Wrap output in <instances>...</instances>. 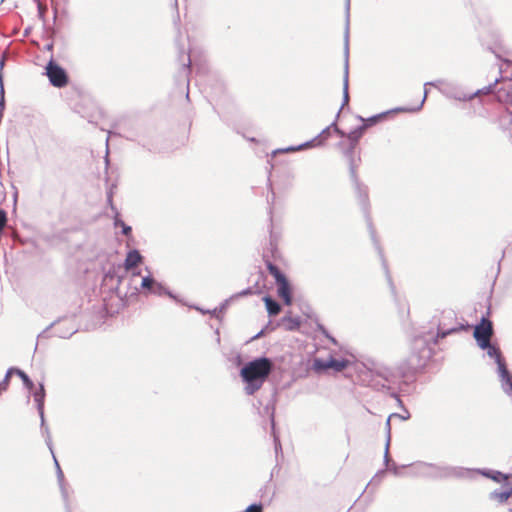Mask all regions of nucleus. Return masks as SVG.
I'll use <instances>...</instances> for the list:
<instances>
[{
  "label": "nucleus",
  "instance_id": "obj_1",
  "mask_svg": "<svg viewBox=\"0 0 512 512\" xmlns=\"http://www.w3.org/2000/svg\"><path fill=\"white\" fill-rule=\"evenodd\" d=\"M414 471L420 476L459 477L460 479H463V477H471L472 473L476 471V473L498 481V483L499 481L507 480V475H503L499 470L475 469L474 471L473 469L461 468V466H436L425 462L416 463Z\"/></svg>",
  "mask_w": 512,
  "mask_h": 512
},
{
  "label": "nucleus",
  "instance_id": "obj_2",
  "mask_svg": "<svg viewBox=\"0 0 512 512\" xmlns=\"http://www.w3.org/2000/svg\"><path fill=\"white\" fill-rule=\"evenodd\" d=\"M273 363L268 357H258L243 365L240 375L245 383L246 394H254L260 390L264 381L269 377Z\"/></svg>",
  "mask_w": 512,
  "mask_h": 512
},
{
  "label": "nucleus",
  "instance_id": "obj_3",
  "mask_svg": "<svg viewBox=\"0 0 512 512\" xmlns=\"http://www.w3.org/2000/svg\"><path fill=\"white\" fill-rule=\"evenodd\" d=\"M346 27H345V67L343 75V102L342 106L349 102V16H350V0H346Z\"/></svg>",
  "mask_w": 512,
  "mask_h": 512
},
{
  "label": "nucleus",
  "instance_id": "obj_4",
  "mask_svg": "<svg viewBox=\"0 0 512 512\" xmlns=\"http://www.w3.org/2000/svg\"><path fill=\"white\" fill-rule=\"evenodd\" d=\"M34 401L37 403V410L41 419V427L44 430V434L46 436V445L49 447L51 453H53L52 449V439L49 433V427L45 426V413H44V404H45V387L43 384H39L38 389L33 393Z\"/></svg>",
  "mask_w": 512,
  "mask_h": 512
},
{
  "label": "nucleus",
  "instance_id": "obj_5",
  "mask_svg": "<svg viewBox=\"0 0 512 512\" xmlns=\"http://www.w3.org/2000/svg\"><path fill=\"white\" fill-rule=\"evenodd\" d=\"M494 330L492 323L489 319H485L483 317L479 324L474 327V338L477 341L479 347L483 350L486 349L487 345H489V341L493 336Z\"/></svg>",
  "mask_w": 512,
  "mask_h": 512
},
{
  "label": "nucleus",
  "instance_id": "obj_6",
  "mask_svg": "<svg viewBox=\"0 0 512 512\" xmlns=\"http://www.w3.org/2000/svg\"><path fill=\"white\" fill-rule=\"evenodd\" d=\"M331 128L334 129L340 136H344L345 132L341 131L340 128L337 126L336 122H333L328 127L324 128L322 132L317 136V138H314L312 141L303 142V144L300 145H292L291 147L286 148H278V150L273 151V155H276V153H283V152H295V151H302V149L309 148V146L315 145L317 139H326L328 138L330 134Z\"/></svg>",
  "mask_w": 512,
  "mask_h": 512
},
{
  "label": "nucleus",
  "instance_id": "obj_7",
  "mask_svg": "<svg viewBox=\"0 0 512 512\" xmlns=\"http://www.w3.org/2000/svg\"><path fill=\"white\" fill-rule=\"evenodd\" d=\"M349 364V360L346 359H334V357H330L328 360H324L316 357L313 360L312 369L317 373L328 370V368H332L335 371H343Z\"/></svg>",
  "mask_w": 512,
  "mask_h": 512
},
{
  "label": "nucleus",
  "instance_id": "obj_8",
  "mask_svg": "<svg viewBox=\"0 0 512 512\" xmlns=\"http://www.w3.org/2000/svg\"><path fill=\"white\" fill-rule=\"evenodd\" d=\"M46 75L53 86H65L68 83V75L65 69L54 61H50L46 65Z\"/></svg>",
  "mask_w": 512,
  "mask_h": 512
},
{
  "label": "nucleus",
  "instance_id": "obj_9",
  "mask_svg": "<svg viewBox=\"0 0 512 512\" xmlns=\"http://www.w3.org/2000/svg\"><path fill=\"white\" fill-rule=\"evenodd\" d=\"M498 375L501 382V388L504 393L512 395V373L508 370L504 359L500 363Z\"/></svg>",
  "mask_w": 512,
  "mask_h": 512
},
{
  "label": "nucleus",
  "instance_id": "obj_10",
  "mask_svg": "<svg viewBox=\"0 0 512 512\" xmlns=\"http://www.w3.org/2000/svg\"><path fill=\"white\" fill-rule=\"evenodd\" d=\"M496 97L499 102L505 103L512 108V81H505L502 88L498 89L496 92Z\"/></svg>",
  "mask_w": 512,
  "mask_h": 512
},
{
  "label": "nucleus",
  "instance_id": "obj_11",
  "mask_svg": "<svg viewBox=\"0 0 512 512\" xmlns=\"http://www.w3.org/2000/svg\"><path fill=\"white\" fill-rule=\"evenodd\" d=\"M278 295L284 300L285 304H292L293 297L291 293V287L285 274H283L278 285Z\"/></svg>",
  "mask_w": 512,
  "mask_h": 512
},
{
  "label": "nucleus",
  "instance_id": "obj_12",
  "mask_svg": "<svg viewBox=\"0 0 512 512\" xmlns=\"http://www.w3.org/2000/svg\"><path fill=\"white\" fill-rule=\"evenodd\" d=\"M143 261V257L138 250H130L126 255V259L124 262V268L127 271H131V269L137 267V265L141 264Z\"/></svg>",
  "mask_w": 512,
  "mask_h": 512
},
{
  "label": "nucleus",
  "instance_id": "obj_13",
  "mask_svg": "<svg viewBox=\"0 0 512 512\" xmlns=\"http://www.w3.org/2000/svg\"><path fill=\"white\" fill-rule=\"evenodd\" d=\"M487 351V354L489 357L494 358L498 368H500V363L503 361L502 353L499 349V347L494 346V344H491V340L488 341V346L485 348Z\"/></svg>",
  "mask_w": 512,
  "mask_h": 512
},
{
  "label": "nucleus",
  "instance_id": "obj_14",
  "mask_svg": "<svg viewBox=\"0 0 512 512\" xmlns=\"http://www.w3.org/2000/svg\"><path fill=\"white\" fill-rule=\"evenodd\" d=\"M367 127H368L367 124L360 125L359 127L355 128L353 131H351L347 134V137L352 144V148H353V146L356 145V143L360 140V138H362Z\"/></svg>",
  "mask_w": 512,
  "mask_h": 512
},
{
  "label": "nucleus",
  "instance_id": "obj_15",
  "mask_svg": "<svg viewBox=\"0 0 512 512\" xmlns=\"http://www.w3.org/2000/svg\"><path fill=\"white\" fill-rule=\"evenodd\" d=\"M512 496V488L511 490H493L489 494V498L493 500H497L499 503H505Z\"/></svg>",
  "mask_w": 512,
  "mask_h": 512
},
{
  "label": "nucleus",
  "instance_id": "obj_16",
  "mask_svg": "<svg viewBox=\"0 0 512 512\" xmlns=\"http://www.w3.org/2000/svg\"><path fill=\"white\" fill-rule=\"evenodd\" d=\"M264 302L266 304V310L269 315H276L279 314L281 311V306L278 303V301L274 300V298H271L269 296L264 297Z\"/></svg>",
  "mask_w": 512,
  "mask_h": 512
},
{
  "label": "nucleus",
  "instance_id": "obj_17",
  "mask_svg": "<svg viewBox=\"0 0 512 512\" xmlns=\"http://www.w3.org/2000/svg\"><path fill=\"white\" fill-rule=\"evenodd\" d=\"M438 82H426L424 84V96H423V99L421 100L420 104L415 107V108H396V111L398 112H415V111H420V109L422 108L426 98H427V95H428V90H427V86L428 85H433V86H437Z\"/></svg>",
  "mask_w": 512,
  "mask_h": 512
},
{
  "label": "nucleus",
  "instance_id": "obj_18",
  "mask_svg": "<svg viewBox=\"0 0 512 512\" xmlns=\"http://www.w3.org/2000/svg\"><path fill=\"white\" fill-rule=\"evenodd\" d=\"M146 270L148 274L142 278L141 286L142 288L147 289L149 292H152L153 294L155 278H153V276L151 275L149 268H146Z\"/></svg>",
  "mask_w": 512,
  "mask_h": 512
},
{
  "label": "nucleus",
  "instance_id": "obj_19",
  "mask_svg": "<svg viewBox=\"0 0 512 512\" xmlns=\"http://www.w3.org/2000/svg\"><path fill=\"white\" fill-rule=\"evenodd\" d=\"M153 294L156 295H168L171 298L177 299L175 294L172 293V291L168 290L165 286H163L162 283H158V281L155 280Z\"/></svg>",
  "mask_w": 512,
  "mask_h": 512
},
{
  "label": "nucleus",
  "instance_id": "obj_20",
  "mask_svg": "<svg viewBox=\"0 0 512 512\" xmlns=\"http://www.w3.org/2000/svg\"><path fill=\"white\" fill-rule=\"evenodd\" d=\"M267 267H268L270 274L273 276L276 284L279 285L281 278L283 276L282 271L280 270L279 267L275 266V264H272V263H268Z\"/></svg>",
  "mask_w": 512,
  "mask_h": 512
},
{
  "label": "nucleus",
  "instance_id": "obj_21",
  "mask_svg": "<svg viewBox=\"0 0 512 512\" xmlns=\"http://www.w3.org/2000/svg\"><path fill=\"white\" fill-rule=\"evenodd\" d=\"M372 371L386 381H389L392 375L391 370L387 369V367L375 366Z\"/></svg>",
  "mask_w": 512,
  "mask_h": 512
},
{
  "label": "nucleus",
  "instance_id": "obj_22",
  "mask_svg": "<svg viewBox=\"0 0 512 512\" xmlns=\"http://www.w3.org/2000/svg\"><path fill=\"white\" fill-rule=\"evenodd\" d=\"M17 374L23 380V384L28 388V390H32L34 387V383L30 379L27 373L23 372V370H16Z\"/></svg>",
  "mask_w": 512,
  "mask_h": 512
},
{
  "label": "nucleus",
  "instance_id": "obj_23",
  "mask_svg": "<svg viewBox=\"0 0 512 512\" xmlns=\"http://www.w3.org/2000/svg\"><path fill=\"white\" fill-rule=\"evenodd\" d=\"M5 108V91L3 87L2 77L0 75V123L3 118V110Z\"/></svg>",
  "mask_w": 512,
  "mask_h": 512
},
{
  "label": "nucleus",
  "instance_id": "obj_24",
  "mask_svg": "<svg viewBox=\"0 0 512 512\" xmlns=\"http://www.w3.org/2000/svg\"><path fill=\"white\" fill-rule=\"evenodd\" d=\"M53 458L55 460V463H56V467H57V475H58V482H59V485H60V489L62 490V494L64 497H66V489L64 487V476H63V473L59 467V463L57 461V459L55 458V456L53 455Z\"/></svg>",
  "mask_w": 512,
  "mask_h": 512
},
{
  "label": "nucleus",
  "instance_id": "obj_25",
  "mask_svg": "<svg viewBox=\"0 0 512 512\" xmlns=\"http://www.w3.org/2000/svg\"><path fill=\"white\" fill-rule=\"evenodd\" d=\"M499 82V78H496V80L494 81L493 84H490L488 85V87L486 88H482V89H478L476 92H474V94L470 95L468 97V99H472L474 98V96L476 95H481V93H490V92H493L494 90V87L496 86V84Z\"/></svg>",
  "mask_w": 512,
  "mask_h": 512
},
{
  "label": "nucleus",
  "instance_id": "obj_26",
  "mask_svg": "<svg viewBox=\"0 0 512 512\" xmlns=\"http://www.w3.org/2000/svg\"><path fill=\"white\" fill-rule=\"evenodd\" d=\"M350 171H351L352 178H353V180L355 182L357 191H359L360 195L363 196V201H366L367 194H366V191L362 190V187H361L360 183L357 181V175H356L355 168L351 167Z\"/></svg>",
  "mask_w": 512,
  "mask_h": 512
},
{
  "label": "nucleus",
  "instance_id": "obj_27",
  "mask_svg": "<svg viewBox=\"0 0 512 512\" xmlns=\"http://www.w3.org/2000/svg\"><path fill=\"white\" fill-rule=\"evenodd\" d=\"M454 331H456V329H450V330H438V331H437L436 338H435V343H438V341H439V339H440V338H444V337H446V335L451 334V333H454Z\"/></svg>",
  "mask_w": 512,
  "mask_h": 512
},
{
  "label": "nucleus",
  "instance_id": "obj_28",
  "mask_svg": "<svg viewBox=\"0 0 512 512\" xmlns=\"http://www.w3.org/2000/svg\"><path fill=\"white\" fill-rule=\"evenodd\" d=\"M245 512H263V505L261 503H253L248 506Z\"/></svg>",
  "mask_w": 512,
  "mask_h": 512
},
{
  "label": "nucleus",
  "instance_id": "obj_29",
  "mask_svg": "<svg viewBox=\"0 0 512 512\" xmlns=\"http://www.w3.org/2000/svg\"><path fill=\"white\" fill-rule=\"evenodd\" d=\"M389 444H390L389 439H386L385 450H384V462H385L386 466H388V469L390 467V465H389V461H390Z\"/></svg>",
  "mask_w": 512,
  "mask_h": 512
},
{
  "label": "nucleus",
  "instance_id": "obj_30",
  "mask_svg": "<svg viewBox=\"0 0 512 512\" xmlns=\"http://www.w3.org/2000/svg\"><path fill=\"white\" fill-rule=\"evenodd\" d=\"M288 320L290 322L289 329L294 330V328L299 327L300 320L299 319H292V317H285L284 321Z\"/></svg>",
  "mask_w": 512,
  "mask_h": 512
},
{
  "label": "nucleus",
  "instance_id": "obj_31",
  "mask_svg": "<svg viewBox=\"0 0 512 512\" xmlns=\"http://www.w3.org/2000/svg\"><path fill=\"white\" fill-rule=\"evenodd\" d=\"M7 223V216L4 210L0 209V233L3 231L5 225Z\"/></svg>",
  "mask_w": 512,
  "mask_h": 512
},
{
  "label": "nucleus",
  "instance_id": "obj_32",
  "mask_svg": "<svg viewBox=\"0 0 512 512\" xmlns=\"http://www.w3.org/2000/svg\"><path fill=\"white\" fill-rule=\"evenodd\" d=\"M394 417L393 414L388 416L386 421V439L391 440V418Z\"/></svg>",
  "mask_w": 512,
  "mask_h": 512
},
{
  "label": "nucleus",
  "instance_id": "obj_33",
  "mask_svg": "<svg viewBox=\"0 0 512 512\" xmlns=\"http://www.w3.org/2000/svg\"><path fill=\"white\" fill-rule=\"evenodd\" d=\"M388 470L391 471L395 476H400V468L396 465V463H392L391 466L388 467Z\"/></svg>",
  "mask_w": 512,
  "mask_h": 512
},
{
  "label": "nucleus",
  "instance_id": "obj_34",
  "mask_svg": "<svg viewBox=\"0 0 512 512\" xmlns=\"http://www.w3.org/2000/svg\"><path fill=\"white\" fill-rule=\"evenodd\" d=\"M76 329L75 327H71L67 332L63 333H58V336L59 337H62V338H67V337H70V335H73L74 333H76Z\"/></svg>",
  "mask_w": 512,
  "mask_h": 512
},
{
  "label": "nucleus",
  "instance_id": "obj_35",
  "mask_svg": "<svg viewBox=\"0 0 512 512\" xmlns=\"http://www.w3.org/2000/svg\"><path fill=\"white\" fill-rule=\"evenodd\" d=\"M121 228H122V233L125 235L130 234V232L132 231V228L130 226H127V224H125V223H121Z\"/></svg>",
  "mask_w": 512,
  "mask_h": 512
},
{
  "label": "nucleus",
  "instance_id": "obj_36",
  "mask_svg": "<svg viewBox=\"0 0 512 512\" xmlns=\"http://www.w3.org/2000/svg\"><path fill=\"white\" fill-rule=\"evenodd\" d=\"M322 332H323V334H324L326 337H328V339H329V340H331V342H332L333 344H337L336 339H334V337L330 336V334L327 332V330L323 329V327H322Z\"/></svg>",
  "mask_w": 512,
  "mask_h": 512
},
{
  "label": "nucleus",
  "instance_id": "obj_37",
  "mask_svg": "<svg viewBox=\"0 0 512 512\" xmlns=\"http://www.w3.org/2000/svg\"><path fill=\"white\" fill-rule=\"evenodd\" d=\"M379 118H381V115H375L374 117H370L368 118V123H370V125L371 123H376Z\"/></svg>",
  "mask_w": 512,
  "mask_h": 512
},
{
  "label": "nucleus",
  "instance_id": "obj_38",
  "mask_svg": "<svg viewBox=\"0 0 512 512\" xmlns=\"http://www.w3.org/2000/svg\"><path fill=\"white\" fill-rule=\"evenodd\" d=\"M393 415H394L395 417H399V418H401L402 420H407V418L409 417V415H410V414H409V413H407V414L404 416V414L393 413Z\"/></svg>",
  "mask_w": 512,
  "mask_h": 512
},
{
  "label": "nucleus",
  "instance_id": "obj_39",
  "mask_svg": "<svg viewBox=\"0 0 512 512\" xmlns=\"http://www.w3.org/2000/svg\"><path fill=\"white\" fill-rule=\"evenodd\" d=\"M191 65V58L190 56H188V59H187V64L184 65V70L186 72V70L189 69V66Z\"/></svg>",
  "mask_w": 512,
  "mask_h": 512
},
{
  "label": "nucleus",
  "instance_id": "obj_40",
  "mask_svg": "<svg viewBox=\"0 0 512 512\" xmlns=\"http://www.w3.org/2000/svg\"><path fill=\"white\" fill-rule=\"evenodd\" d=\"M121 222H123V221H122V220H119V218H116V219H115V226H116V227H119V225H120V227H121Z\"/></svg>",
  "mask_w": 512,
  "mask_h": 512
},
{
  "label": "nucleus",
  "instance_id": "obj_41",
  "mask_svg": "<svg viewBox=\"0 0 512 512\" xmlns=\"http://www.w3.org/2000/svg\"><path fill=\"white\" fill-rule=\"evenodd\" d=\"M197 310H199V307H196ZM201 312H206L205 310L200 309ZM217 309H214L213 311H210L211 314H216Z\"/></svg>",
  "mask_w": 512,
  "mask_h": 512
},
{
  "label": "nucleus",
  "instance_id": "obj_42",
  "mask_svg": "<svg viewBox=\"0 0 512 512\" xmlns=\"http://www.w3.org/2000/svg\"><path fill=\"white\" fill-rule=\"evenodd\" d=\"M108 202L111 205V208L114 209V206H112V195H108Z\"/></svg>",
  "mask_w": 512,
  "mask_h": 512
},
{
  "label": "nucleus",
  "instance_id": "obj_43",
  "mask_svg": "<svg viewBox=\"0 0 512 512\" xmlns=\"http://www.w3.org/2000/svg\"><path fill=\"white\" fill-rule=\"evenodd\" d=\"M132 275H140V271H133Z\"/></svg>",
  "mask_w": 512,
  "mask_h": 512
},
{
  "label": "nucleus",
  "instance_id": "obj_44",
  "mask_svg": "<svg viewBox=\"0 0 512 512\" xmlns=\"http://www.w3.org/2000/svg\"><path fill=\"white\" fill-rule=\"evenodd\" d=\"M509 512H512V508L509 510Z\"/></svg>",
  "mask_w": 512,
  "mask_h": 512
}]
</instances>
